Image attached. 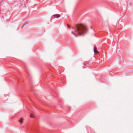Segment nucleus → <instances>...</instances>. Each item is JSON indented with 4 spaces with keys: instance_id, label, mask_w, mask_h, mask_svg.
<instances>
[{
    "instance_id": "obj_1",
    "label": "nucleus",
    "mask_w": 133,
    "mask_h": 133,
    "mask_svg": "<svg viewBox=\"0 0 133 133\" xmlns=\"http://www.w3.org/2000/svg\"><path fill=\"white\" fill-rule=\"evenodd\" d=\"M75 27L76 30L74 29V31H72L71 33L77 37L78 35H82L85 34L87 32L86 27L82 24H78L76 25Z\"/></svg>"
},
{
    "instance_id": "obj_2",
    "label": "nucleus",
    "mask_w": 133,
    "mask_h": 133,
    "mask_svg": "<svg viewBox=\"0 0 133 133\" xmlns=\"http://www.w3.org/2000/svg\"><path fill=\"white\" fill-rule=\"evenodd\" d=\"M60 15L58 14H56L52 16H54L55 17V18H59L60 17Z\"/></svg>"
},
{
    "instance_id": "obj_3",
    "label": "nucleus",
    "mask_w": 133,
    "mask_h": 133,
    "mask_svg": "<svg viewBox=\"0 0 133 133\" xmlns=\"http://www.w3.org/2000/svg\"><path fill=\"white\" fill-rule=\"evenodd\" d=\"M96 48L95 47H94V52L95 53L97 54L98 53H99V52L97 51V50H96Z\"/></svg>"
},
{
    "instance_id": "obj_4",
    "label": "nucleus",
    "mask_w": 133,
    "mask_h": 133,
    "mask_svg": "<svg viewBox=\"0 0 133 133\" xmlns=\"http://www.w3.org/2000/svg\"><path fill=\"white\" fill-rule=\"evenodd\" d=\"M19 122L21 123H22L23 122V118H21L19 121Z\"/></svg>"
},
{
    "instance_id": "obj_5",
    "label": "nucleus",
    "mask_w": 133,
    "mask_h": 133,
    "mask_svg": "<svg viewBox=\"0 0 133 133\" xmlns=\"http://www.w3.org/2000/svg\"><path fill=\"white\" fill-rule=\"evenodd\" d=\"M30 117H33V116H32V115L31 114L30 115Z\"/></svg>"
},
{
    "instance_id": "obj_6",
    "label": "nucleus",
    "mask_w": 133,
    "mask_h": 133,
    "mask_svg": "<svg viewBox=\"0 0 133 133\" xmlns=\"http://www.w3.org/2000/svg\"><path fill=\"white\" fill-rule=\"evenodd\" d=\"M91 28H92V26H91Z\"/></svg>"
}]
</instances>
